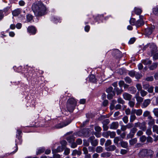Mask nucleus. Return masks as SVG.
Masks as SVG:
<instances>
[{
    "mask_svg": "<svg viewBox=\"0 0 158 158\" xmlns=\"http://www.w3.org/2000/svg\"><path fill=\"white\" fill-rule=\"evenodd\" d=\"M150 112L148 110H146L145 111L143 114V116L144 117H146L148 116V117L149 116H151L150 115Z\"/></svg>",
    "mask_w": 158,
    "mask_h": 158,
    "instance_id": "nucleus-34",
    "label": "nucleus"
},
{
    "mask_svg": "<svg viewBox=\"0 0 158 158\" xmlns=\"http://www.w3.org/2000/svg\"><path fill=\"white\" fill-rule=\"evenodd\" d=\"M89 81L91 82L95 83L96 82V80L94 75H92L90 76L89 78Z\"/></svg>",
    "mask_w": 158,
    "mask_h": 158,
    "instance_id": "nucleus-22",
    "label": "nucleus"
},
{
    "mask_svg": "<svg viewBox=\"0 0 158 158\" xmlns=\"http://www.w3.org/2000/svg\"><path fill=\"white\" fill-rule=\"evenodd\" d=\"M70 153V149L68 148H66L64 151V154L65 155H68Z\"/></svg>",
    "mask_w": 158,
    "mask_h": 158,
    "instance_id": "nucleus-59",
    "label": "nucleus"
},
{
    "mask_svg": "<svg viewBox=\"0 0 158 158\" xmlns=\"http://www.w3.org/2000/svg\"><path fill=\"white\" fill-rule=\"evenodd\" d=\"M137 142V139L136 138H134L133 139H132L131 140H130L129 142L130 144L131 145H133L135 143Z\"/></svg>",
    "mask_w": 158,
    "mask_h": 158,
    "instance_id": "nucleus-38",
    "label": "nucleus"
},
{
    "mask_svg": "<svg viewBox=\"0 0 158 158\" xmlns=\"http://www.w3.org/2000/svg\"><path fill=\"white\" fill-rule=\"evenodd\" d=\"M116 94L117 95L121 94L123 91L122 89H119L118 88H116L115 89Z\"/></svg>",
    "mask_w": 158,
    "mask_h": 158,
    "instance_id": "nucleus-33",
    "label": "nucleus"
},
{
    "mask_svg": "<svg viewBox=\"0 0 158 158\" xmlns=\"http://www.w3.org/2000/svg\"><path fill=\"white\" fill-rule=\"evenodd\" d=\"M111 143V141L110 139H108L105 143V146L106 147L110 145Z\"/></svg>",
    "mask_w": 158,
    "mask_h": 158,
    "instance_id": "nucleus-47",
    "label": "nucleus"
},
{
    "mask_svg": "<svg viewBox=\"0 0 158 158\" xmlns=\"http://www.w3.org/2000/svg\"><path fill=\"white\" fill-rule=\"evenodd\" d=\"M134 10L135 14L138 15H140L142 12V10L138 8L135 7L134 8Z\"/></svg>",
    "mask_w": 158,
    "mask_h": 158,
    "instance_id": "nucleus-24",
    "label": "nucleus"
},
{
    "mask_svg": "<svg viewBox=\"0 0 158 158\" xmlns=\"http://www.w3.org/2000/svg\"><path fill=\"white\" fill-rule=\"evenodd\" d=\"M109 135L111 138H114L116 135V133L115 132H111L109 131Z\"/></svg>",
    "mask_w": 158,
    "mask_h": 158,
    "instance_id": "nucleus-45",
    "label": "nucleus"
},
{
    "mask_svg": "<svg viewBox=\"0 0 158 158\" xmlns=\"http://www.w3.org/2000/svg\"><path fill=\"white\" fill-rule=\"evenodd\" d=\"M154 87L152 86H150L148 89V92L152 93Z\"/></svg>",
    "mask_w": 158,
    "mask_h": 158,
    "instance_id": "nucleus-54",
    "label": "nucleus"
},
{
    "mask_svg": "<svg viewBox=\"0 0 158 158\" xmlns=\"http://www.w3.org/2000/svg\"><path fill=\"white\" fill-rule=\"evenodd\" d=\"M77 101L74 98H70L67 101V107L70 112H73L77 104Z\"/></svg>",
    "mask_w": 158,
    "mask_h": 158,
    "instance_id": "nucleus-2",
    "label": "nucleus"
},
{
    "mask_svg": "<svg viewBox=\"0 0 158 158\" xmlns=\"http://www.w3.org/2000/svg\"><path fill=\"white\" fill-rule=\"evenodd\" d=\"M27 19L28 22H30L32 19L33 16L31 14H29L27 16Z\"/></svg>",
    "mask_w": 158,
    "mask_h": 158,
    "instance_id": "nucleus-39",
    "label": "nucleus"
},
{
    "mask_svg": "<svg viewBox=\"0 0 158 158\" xmlns=\"http://www.w3.org/2000/svg\"><path fill=\"white\" fill-rule=\"evenodd\" d=\"M140 94L141 96L143 97L146 96L148 93L147 92L144 91V90H142L140 91Z\"/></svg>",
    "mask_w": 158,
    "mask_h": 158,
    "instance_id": "nucleus-35",
    "label": "nucleus"
},
{
    "mask_svg": "<svg viewBox=\"0 0 158 158\" xmlns=\"http://www.w3.org/2000/svg\"><path fill=\"white\" fill-rule=\"evenodd\" d=\"M143 88L146 90L148 89L150 85L148 84H146L143 85Z\"/></svg>",
    "mask_w": 158,
    "mask_h": 158,
    "instance_id": "nucleus-58",
    "label": "nucleus"
},
{
    "mask_svg": "<svg viewBox=\"0 0 158 158\" xmlns=\"http://www.w3.org/2000/svg\"><path fill=\"white\" fill-rule=\"evenodd\" d=\"M88 148L89 152H95V149L94 147L89 146Z\"/></svg>",
    "mask_w": 158,
    "mask_h": 158,
    "instance_id": "nucleus-51",
    "label": "nucleus"
},
{
    "mask_svg": "<svg viewBox=\"0 0 158 158\" xmlns=\"http://www.w3.org/2000/svg\"><path fill=\"white\" fill-rule=\"evenodd\" d=\"M153 153V151L151 150L143 149L140 151L139 154L142 157L150 156V157H152Z\"/></svg>",
    "mask_w": 158,
    "mask_h": 158,
    "instance_id": "nucleus-3",
    "label": "nucleus"
},
{
    "mask_svg": "<svg viewBox=\"0 0 158 158\" xmlns=\"http://www.w3.org/2000/svg\"><path fill=\"white\" fill-rule=\"evenodd\" d=\"M135 76L136 79H139L142 77V75L141 74L138 73H135Z\"/></svg>",
    "mask_w": 158,
    "mask_h": 158,
    "instance_id": "nucleus-50",
    "label": "nucleus"
},
{
    "mask_svg": "<svg viewBox=\"0 0 158 158\" xmlns=\"http://www.w3.org/2000/svg\"><path fill=\"white\" fill-rule=\"evenodd\" d=\"M130 23L132 25H135L136 21L133 18H131V19L129 21Z\"/></svg>",
    "mask_w": 158,
    "mask_h": 158,
    "instance_id": "nucleus-31",
    "label": "nucleus"
},
{
    "mask_svg": "<svg viewBox=\"0 0 158 158\" xmlns=\"http://www.w3.org/2000/svg\"><path fill=\"white\" fill-rule=\"evenodd\" d=\"M89 144V142L86 140H83V145L86 146H88Z\"/></svg>",
    "mask_w": 158,
    "mask_h": 158,
    "instance_id": "nucleus-56",
    "label": "nucleus"
},
{
    "mask_svg": "<svg viewBox=\"0 0 158 158\" xmlns=\"http://www.w3.org/2000/svg\"><path fill=\"white\" fill-rule=\"evenodd\" d=\"M129 101L128 105L130 107L133 108L135 104V100L134 99H132V100H131Z\"/></svg>",
    "mask_w": 158,
    "mask_h": 158,
    "instance_id": "nucleus-18",
    "label": "nucleus"
},
{
    "mask_svg": "<svg viewBox=\"0 0 158 158\" xmlns=\"http://www.w3.org/2000/svg\"><path fill=\"white\" fill-rule=\"evenodd\" d=\"M153 131L158 134V126L156 125H154L153 127Z\"/></svg>",
    "mask_w": 158,
    "mask_h": 158,
    "instance_id": "nucleus-37",
    "label": "nucleus"
},
{
    "mask_svg": "<svg viewBox=\"0 0 158 158\" xmlns=\"http://www.w3.org/2000/svg\"><path fill=\"white\" fill-rule=\"evenodd\" d=\"M110 122V121L108 119H106L103 121L102 123L103 125H107Z\"/></svg>",
    "mask_w": 158,
    "mask_h": 158,
    "instance_id": "nucleus-60",
    "label": "nucleus"
},
{
    "mask_svg": "<svg viewBox=\"0 0 158 158\" xmlns=\"http://www.w3.org/2000/svg\"><path fill=\"white\" fill-rule=\"evenodd\" d=\"M115 93L114 92H112L111 93H108L107 96L108 98L109 99H112L113 97L115 95Z\"/></svg>",
    "mask_w": 158,
    "mask_h": 158,
    "instance_id": "nucleus-29",
    "label": "nucleus"
},
{
    "mask_svg": "<svg viewBox=\"0 0 158 158\" xmlns=\"http://www.w3.org/2000/svg\"><path fill=\"white\" fill-rule=\"evenodd\" d=\"M144 24V22L143 21L138 20L136 22L135 26L137 27H138L143 25Z\"/></svg>",
    "mask_w": 158,
    "mask_h": 158,
    "instance_id": "nucleus-19",
    "label": "nucleus"
},
{
    "mask_svg": "<svg viewBox=\"0 0 158 158\" xmlns=\"http://www.w3.org/2000/svg\"><path fill=\"white\" fill-rule=\"evenodd\" d=\"M95 137L94 136H92L89 137V141L91 143L92 146L95 147L98 144V139H95Z\"/></svg>",
    "mask_w": 158,
    "mask_h": 158,
    "instance_id": "nucleus-4",
    "label": "nucleus"
},
{
    "mask_svg": "<svg viewBox=\"0 0 158 158\" xmlns=\"http://www.w3.org/2000/svg\"><path fill=\"white\" fill-rule=\"evenodd\" d=\"M145 80L148 81H152L153 80V77L152 76L146 78Z\"/></svg>",
    "mask_w": 158,
    "mask_h": 158,
    "instance_id": "nucleus-55",
    "label": "nucleus"
},
{
    "mask_svg": "<svg viewBox=\"0 0 158 158\" xmlns=\"http://www.w3.org/2000/svg\"><path fill=\"white\" fill-rule=\"evenodd\" d=\"M81 154V151L75 150L73 151L72 155L73 156H75L76 154H77L78 156H80Z\"/></svg>",
    "mask_w": 158,
    "mask_h": 158,
    "instance_id": "nucleus-25",
    "label": "nucleus"
},
{
    "mask_svg": "<svg viewBox=\"0 0 158 158\" xmlns=\"http://www.w3.org/2000/svg\"><path fill=\"white\" fill-rule=\"evenodd\" d=\"M128 90L130 91L132 94H135L136 91V88L134 86H131L128 88Z\"/></svg>",
    "mask_w": 158,
    "mask_h": 158,
    "instance_id": "nucleus-23",
    "label": "nucleus"
},
{
    "mask_svg": "<svg viewBox=\"0 0 158 158\" xmlns=\"http://www.w3.org/2000/svg\"><path fill=\"white\" fill-rule=\"evenodd\" d=\"M60 143L62 145L61 146L64 148L66 145L67 143L65 140H63L61 141Z\"/></svg>",
    "mask_w": 158,
    "mask_h": 158,
    "instance_id": "nucleus-53",
    "label": "nucleus"
},
{
    "mask_svg": "<svg viewBox=\"0 0 158 158\" xmlns=\"http://www.w3.org/2000/svg\"><path fill=\"white\" fill-rule=\"evenodd\" d=\"M116 148V147L114 145H111L108 147L106 150L107 151H111L114 150Z\"/></svg>",
    "mask_w": 158,
    "mask_h": 158,
    "instance_id": "nucleus-26",
    "label": "nucleus"
},
{
    "mask_svg": "<svg viewBox=\"0 0 158 158\" xmlns=\"http://www.w3.org/2000/svg\"><path fill=\"white\" fill-rule=\"evenodd\" d=\"M142 63L145 65H148L151 64L152 61L149 59L143 60H142Z\"/></svg>",
    "mask_w": 158,
    "mask_h": 158,
    "instance_id": "nucleus-21",
    "label": "nucleus"
},
{
    "mask_svg": "<svg viewBox=\"0 0 158 158\" xmlns=\"http://www.w3.org/2000/svg\"><path fill=\"white\" fill-rule=\"evenodd\" d=\"M67 140L69 143H71L74 141V137L73 135L69 136L67 137Z\"/></svg>",
    "mask_w": 158,
    "mask_h": 158,
    "instance_id": "nucleus-20",
    "label": "nucleus"
},
{
    "mask_svg": "<svg viewBox=\"0 0 158 158\" xmlns=\"http://www.w3.org/2000/svg\"><path fill=\"white\" fill-rule=\"evenodd\" d=\"M136 119V117L135 114L131 110V116H130V122H133Z\"/></svg>",
    "mask_w": 158,
    "mask_h": 158,
    "instance_id": "nucleus-16",
    "label": "nucleus"
},
{
    "mask_svg": "<svg viewBox=\"0 0 158 158\" xmlns=\"http://www.w3.org/2000/svg\"><path fill=\"white\" fill-rule=\"evenodd\" d=\"M136 87L138 91H140L142 90V87L141 85L140 84H137L136 85Z\"/></svg>",
    "mask_w": 158,
    "mask_h": 158,
    "instance_id": "nucleus-42",
    "label": "nucleus"
},
{
    "mask_svg": "<svg viewBox=\"0 0 158 158\" xmlns=\"http://www.w3.org/2000/svg\"><path fill=\"white\" fill-rule=\"evenodd\" d=\"M113 90V88L111 87H110L106 90V92L108 93H111Z\"/></svg>",
    "mask_w": 158,
    "mask_h": 158,
    "instance_id": "nucleus-64",
    "label": "nucleus"
},
{
    "mask_svg": "<svg viewBox=\"0 0 158 158\" xmlns=\"http://www.w3.org/2000/svg\"><path fill=\"white\" fill-rule=\"evenodd\" d=\"M135 38H131L129 41V44H133L135 41Z\"/></svg>",
    "mask_w": 158,
    "mask_h": 158,
    "instance_id": "nucleus-57",
    "label": "nucleus"
},
{
    "mask_svg": "<svg viewBox=\"0 0 158 158\" xmlns=\"http://www.w3.org/2000/svg\"><path fill=\"white\" fill-rule=\"evenodd\" d=\"M27 31L28 32L34 35L36 33V30L34 27L31 26L28 27L27 28Z\"/></svg>",
    "mask_w": 158,
    "mask_h": 158,
    "instance_id": "nucleus-11",
    "label": "nucleus"
},
{
    "mask_svg": "<svg viewBox=\"0 0 158 158\" xmlns=\"http://www.w3.org/2000/svg\"><path fill=\"white\" fill-rule=\"evenodd\" d=\"M21 10L20 9H17L13 10L12 12L13 15L14 16H17L21 14Z\"/></svg>",
    "mask_w": 158,
    "mask_h": 158,
    "instance_id": "nucleus-14",
    "label": "nucleus"
},
{
    "mask_svg": "<svg viewBox=\"0 0 158 158\" xmlns=\"http://www.w3.org/2000/svg\"><path fill=\"white\" fill-rule=\"evenodd\" d=\"M127 144L128 143L127 142L124 141L122 142L121 143V146L125 148H127Z\"/></svg>",
    "mask_w": 158,
    "mask_h": 158,
    "instance_id": "nucleus-41",
    "label": "nucleus"
},
{
    "mask_svg": "<svg viewBox=\"0 0 158 158\" xmlns=\"http://www.w3.org/2000/svg\"><path fill=\"white\" fill-rule=\"evenodd\" d=\"M146 139V138L144 135H143L140 138V141L142 142H144L145 141Z\"/></svg>",
    "mask_w": 158,
    "mask_h": 158,
    "instance_id": "nucleus-48",
    "label": "nucleus"
},
{
    "mask_svg": "<svg viewBox=\"0 0 158 158\" xmlns=\"http://www.w3.org/2000/svg\"><path fill=\"white\" fill-rule=\"evenodd\" d=\"M151 100L150 99H145L143 101L141 106L142 108H145L147 107L150 103Z\"/></svg>",
    "mask_w": 158,
    "mask_h": 158,
    "instance_id": "nucleus-9",
    "label": "nucleus"
},
{
    "mask_svg": "<svg viewBox=\"0 0 158 158\" xmlns=\"http://www.w3.org/2000/svg\"><path fill=\"white\" fill-rule=\"evenodd\" d=\"M125 112L126 114L127 115H129L130 114H131V111L130 109L129 108L126 109L125 110Z\"/></svg>",
    "mask_w": 158,
    "mask_h": 158,
    "instance_id": "nucleus-62",
    "label": "nucleus"
},
{
    "mask_svg": "<svg viewBox=\"0 0 158 158\" xmlns=\"http://www.w3.org/2000/svg\"><path fill=\"white\" fill-rule=\"evenodd\" d=\"M125 82L127 83L130 84L132 82L131 79L129 77H126L124 79Z\"/></svg>",
    "mask_w": 158,
    "mask_h": 158,
    "instance_id": "nucleus-28",
    "label": "nucleus"
},
{
    "mask_svg": "<svg viewBox=\"0 0 158 158\" xmlns=\"http://www.w3.org/2000/svg\"><path fill=\"white\" fill-rule=\"evenodd\" d=\"M103 151V148L101 146L97 147L96 149V151L98 153H101Z\"/></svg>",
    "mask_w": 158,
    "mask_h": 158,
    "instance_id": "nucleus-30",
    "label": "nucleus"
},
{
    "mask_svg": "<svg viewBox=\"0 0 158 158\" xmlns=\"http://www.w3.org/2000/svg\"><path fill=\"white\" fill-rule=\"evenodd\" d=\"M150 48L151 51L152 55L157 51V47L154 44H150Z\"/></svg>",
    "mask_w": 158,
    "mask_h": 158,
    "instance_id": "nucleus-7",
    "label": "nucleus"
},
{
    "mask_svg": "<svg viewBox=\"0 0 158 158\" xmlns=\"http://www.w3.org/2000/svg\"><path fill=\"white\" fill-rule=\"evenodd\" d=\"M123 97L125 100L130 101L132 98V95L127 93L125 92L123 94Z\"/></svg>",
    "mask_w": 158,
    "mask_h": 158,
    "instance_id": "nucleus-8",
    "label": "nucleus"
},
{
    "mask_svg": "<svg viewBox=\"0 0 158 158\" xmlns=\"http://www.w3.org/2000/svg\"><path fill=\"white\" fill-rule=\"evenodd\" d=\"M119 124L118 122H113L110 125V128L111 129H116L118 127Z\"/></svg>",
    "mask_w": 158,
    "mask_h": 158,
    "instance_id": "nucleus-13",
    "label": "nucleus"
},
{
    "mask_svg": "<svg viewBox=\"0 0 158 158\" xmlns=\"http://www.w3.org/2000/svg\"><path fill=\"white\" fill-rule=\"evenodd\" d=\"M148 118L149 119L148 123V124L152 125L154 124L155 123V120L151 116H149Z\"/></svg>",
    "mask_w": 158,
    "mask_h": 158,
    "instance_id": "nucleus-17",
    "label": "nucleus"
},
{
    "mask_svg": "<svg viewBox=\"0 0 158 158\" xmlns=\"http://www.w3.org/2000/svg\"><path fill=\"white\" fill-rule=\"evenodd\" d=\"M69 123L66 122L62 123L57 124L55 126V128L57 129L61 128L63 127H65L68 125Z\"/></svg>",
    "mask_w": 158,
    "mask_h": 158,
    "instance_id": "nucleus-12",
    "label": "nucleus"
},
{
    "mask_svg": "<svg viewBox=\"0 0 158 158\" xmlns=\"http://www.w3.org/2000/svg\"><path fill=\"white\" fill-rule=\"evenodd\" d=\"M95 130L97 132H100L101 131V128L98 126H96L94 127Z\"/></svg>",
    "mask_w": 158,
    "mask_h": 158,
    "instance_id": "nucleus-52",
    "label": "nucleus"
},
{
    "mask_svg": "<svg viewBox=\"0 0 158 158\" xmlns=\"http://www.w3.org/2000/svg\"><path fill=\"white\" fill-rule=\"evenodd\" d=\"M137 101L139 103H141L143 101V98L140 96H138L135 98Z\"/></svg>",
    "mask_w": 158,
    "mask_h": 158,
    "instance_id": "nucleus-40",
    "label": "nucleus"
},
{
    "mask_svg": "<svg viewBox=\"0 0 158 158\" xmlns=\"http://www.w3.org/2000/svg\"><path fill=\"white\" fill-rule=\"evenodd\" d=\"M153 112L155 116L158 117V108H154L153 110Z\"/></svg>",
    "mask_w": 158,
    "mask_h": 158,
    "instance_id": "nucleus-44",
    "label": "nucleus"
},
{
    "mask_svg": "<svg viewBox=\"0 0 158 158\" xmlns=\"http://www.w3.org/2000/svg\"><path fill=\"white\" fill-rule=\"evenodd\" d=\"M135 72L134 71H130L128 73L129 75L131 77H133L135 76Z\"/></svg>",
    "mask_w": 158,
    "mask_h": 158,
    "instance_id": "nucleus-49",
    "label": "nucleus"
},
{
    "mask_svg": "<svg viewBox=\"0 0 158 158\" xmlns=\"http://www.w3.org/2000/svg\"><path fill=\"white\" fill-rule=\"evenodd\" d=\"M64 148L63 147L59 146L56 149H52V153H56L57 152H59L63 151Z\"/></svg>",
    "mask_w": 158,
    "mask_h": 158,
    "instance_id": "nucleus-15",
    "label": "nucleus"
},
{
    "mask_svg": "<svg viewBox=\"0 0 158 158\" xmlns=\"http://www.w3.org/2000/svg\"><path fill=\"white\" fill-rule=\"evenodd\" d=\"M154 26H151L148 27L145 30V33L146 35H150L152 33L153 30L155 28Z\"/></svg>",
    "mask_w": 158,
    "mask_h": 158,
    "instance_id": "nucleus-5",
    "label": "nucleus"
},
{
    "mask_svg": "<svg viewBox=\"0 0 158 158\" xmlns=\"http://www.w3.org/2000/svg\"><path fill=\"white\" fill-rule=\"evenodd\" d=\"M109 135V131L102 133L103 136L106 138H108L109 136H110Z\"/></svg>",
    "mask_w": 158,
    "mask_h": 158,
    "instance_id": "nucleus-43",
    "label": "nucleus"
},
{
    "mask_svg": "<svg viewBox=\"0 0 158 158\" xmlns=\"http://www.w3.org/2000/svg\"><path fill=\"white\" fill-rule=\"evenodd\" d=\"M153 12L155 15H158V6L153 9Z\"/></svg>",
    "mask_w": 158,
    "mask_h": 158,
    "instance_id": "nucleus-36",
    "label": "nucleus"
},
{
    "mask_svg": "<svg viewBox=\"0 0 158 158\" xmlns=\"http://www.w3.org/2000/svg\"><path fill=\"white\" fill-rule=\"evenodd\" d=\"M131 110L133 111L135 114L136 115L138 116H140L143 113V110L141 109H135L132 108Z\"/></svg>",
    "mask_w": 158,
    "mask_h": 158,
    "instance_id": "nucleus-10",
    "label": "nucleus"
},
{
    "mask_svg": "<svg viewBox=\"0 0 158 158\" xmlns=\"http://www.w3.org/2000/svg\"><path fill=\"white\" fill-rule=\"evenodd\" d=\"M32 9L36 17L42 16L47 13V8L42 2H38L33 4Z\"/></svg>",
    "mask_w": 158,
    "mask_h": 158,
    "instance_id": "nucleus-1",
    "label": "nucleus"
},
{
    "mask_svg": "<svg viewBox=\"0 0 158 158\" xmlns=\"http://www.w3.org/2000/svg\"><path fill=\"white\" fill-rule=\"evenodd\" d=\"M127 128L129 129L132 127H133V124L131 123H128L126 125Z\"/></svg>",
    "mask_w": 158,
    "mask_h": 158,
    "instance_id": "nucleus-61",
    "label": "nucleus"
},
{
    "mask_svg": "<svg viewBox=\"0 0 158 158\" xmlns=\"http://www.w3.org/2000/svg\"><path fill=\"white\" fill-rule=\"evenodd\" d=\"M124 81H119L118 84L120 87L121 88L125 84Z\"/></svg>",
    "mask_w": 158,
    "mask_h": 158,
    "instance_id": "nucleus-63",
    "label": "nucleus"
},
{
    "mask_svg": "<svg viewBox=\"0 0 158 158\" xmlns=\"http://www.w3.org/2000/svg\"><path fill=\"white\" fill-rule=\"evenodd\" d=\"M117 102L118 103L123 105L125 103L124 101L121 97H119L117 99Z\"/></svg>",
    "mask_w": 158,
    "mask_h": 158,
    "instance_id": "nucleus-32",
    "label": "nucleus"
},
{
    "mask_svg": "<svg viewBox=\"0 0 158 158\" xmlns=\"http://www.w3.org/2000/svg\"><path fill=\"white\" fill-rule=\"evenodd\" d=\"M123 120L125 123H127L128 122V117L127 116H124L123 118Z\"/></svg>",
    "mask_w": 158,
    "mask_h": 158,
    "instance_id": "nucleus-46",
    "label": "nucleus"
},
{
    "mask_svg": "<svg viewBox=\"0 0 158 158\" xmlns=\"http://www.w3.org/2000/svg\"><path fill=\"white\" fill-rule=\"evenodd\" d=\"M137 131V129L135 127H133L131 130L130 133L127 135V136L129 138H132L133 137L135 133Z\"/></svg>",
    "mask_w": 158,
    "mask_h": 158,
    "instance_id": "nucleus-6",
    "label": "nucleus"
},
{
    "mask_svg": "<svg viewBox=\"0 0 158 158\" xmlns=\"http://www.w3.org/2000/svg\"><path fill=\"white\" fill-rule=\"evenodd\" d=\"M45 149L44 148H40L37 150L36 152V154L39 155L44 152Z\"/></svg>",
    "mask_w": 158,
    "mask_h": 158,
    "instance_id": "nucleus-27",
    "label": "nucleus"
}]
</instances>
